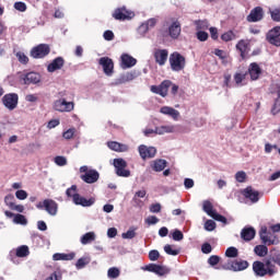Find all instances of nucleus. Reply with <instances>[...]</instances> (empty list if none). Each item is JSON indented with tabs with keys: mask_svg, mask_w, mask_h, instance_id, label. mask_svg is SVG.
<instances>
[{
	"mask_svg": "<svg viewBox=\"0 0 280 280\" xmlns=\"http://www.w3.org/2000/svg\"><path fill=\"white\" fill-rule=\"evenodd\" d=\"M79 172L82 174L80 176L81 180L88 185H93L100 180V172H97L95 168L89 170V166L83 165L79 168Z\"/></svg>",
	"mask_w": 280,
	"mask_h": 280,
	"instance_id": "1",
	"label": "nucleus"
},
{
	"mask_svg": "<svg viewBox=\"0 0 280 280\" xmlns=\"http://www.w3.org/2000/svg\"><path fill=\"white\" fill-rule=\"evenodd\" d=\"M259 237L265 246H277L280 244L279 236L268 232V228L266 225L260 228Z\"/></svg>",
	"mask_w": 280,
	"mask_h": 280,
	"instance_id": "2",
	"label": "nucleus"
},
{
	"mask_svg": "<svg viewBox=\"0 0 280 280\" xmlns=\"http://www.w3.org/2000/svg\"><path fill=\"white\" fill-rule=\"evenodd\" d=\"M52 108L54 110H57V113H71L75 108V103L61 97L54 102Z\"/></svg>",
	"mask_w": 280,
	"mask_h": 280,
	"instance_id": "3",
	"label": "nucleus"
},
{
	"mask_svg": "<svg viewBox=\"0 0 280 280\" xmlns=\"http://www.w3.org/2000/svg\"><path fill=\"white\" fill-rule=\"evenodd\" d=\"M168 62L171 65L172 71H183L185 69L186 60L183 55H180L178 51H175L171 54Z\"/></svg>",
	"mask_w": 280,
	"mask_h": 280,
	"instance_id": "4",
	"label": "nucleus"
},
{
	"mask_svg": "<svg viewBox=\"0 0 280 280\" xmlns=\"http://www.w3.org/2000/svg\"><path fill=\"white\" fill-rule=\"evenodd\" d=\"M36 209H45L48 215H58V202L54 199H45L36 205Z\"/></svg>",
	"mask_w": 280,
	"mask_h": 280,
	"instance_id": "5",
	"label": "nucleus"
},
{
	"mask_svg": "<svg viewBox=\"0 0 280 280\" xmlns=\"http://www.w3.org/2000/svg\"><path fill=\"white\" fill-rule=\"evenodd\" d=\"M114 167L118 176L121 178H129L130 170H126L128 167V162H126V160L121 158L114 159Z\"/></svg>",
	"mask_w": 280,
	"mask_h": 280,
	"instance_id": "6",
	"label": "nucleus"
},
{
	"mask_svg": "<svg viewBox=\"0 0 280 280\" xmlns=\"http://www.w3.org/2000/svg\"><path fill=\"white\" fill-rule=\"evenodd\" d=\"M51 48L47 44H39L31 49V58L38 60L49 56Z\"/></svg>",
	"mask_w": 280,
	"mask_h": 280,
	"instance_id": "7",
	"label": "nucleus"
},
{
	"mask_svg": "<svg viewBox=\"0 0 280 280\" xmlns=\"http://www.w3.org/2000/svg\"><path fill=\"white\" fill-rule=\"evenodd\" d=\"M2 104L8 110H14L19 106V94L9 93L2 97Z\"/></svg>",
	"mask_w": 280,
	"mask_h": 280,
	"instance_id": "8",
	"label": "nucleus"
},
{
	"mask_svg": "<svg viewBox=\"0 0 280 280\" xmlns=\"http://www.w3.org/2000/svg\"><path fill=\"white\" fill-rule=\"evenodd\" d=\"M148 272H154L158 277H165V275H170L172 270L167 266H161L156 264H150L143 268Z\"/></svg>",
	"mask_w": 280,
	"mask_h": 280,
	"instance_id": "9",
	"label": "nucleus"
},
{
	"mask_svg": "<svg viewBox=\"0 0 280 280\" xmlns=\"http://www.w3.org/2000/svg\"><path fill=\"white\" fill-rule=\"evenodd\" d=\"M113 18L116 21H130V19L135 18V12L128 11L125 7H122L114 11Z\"/></svg>",
	"mask_w": 280,
	"mask_h": 280,
	"instance_id": "10",
	"label": "nucleus"
},
{
	"mask_svg": "<svg viewBox=\"0 0 280 280\" xmlns=\"http://www.w3.org/2000/svg\"><path fill=\"white\" fill-rule=\"evenodd\" d=\"M138 152L143 161L145 159H154L156 156V148L141 144L138 148Z\"/></svg>",
	"mask_w": 280,
	"mask_h": 280,
	"instance_id": "11",
	"label": "nucleus"
},
{
	"mask_svg": "<svg viewBox=\"0 0 280 280\" xmlns=\"http://www.w3.org/2000/svg\"><path fill=\"white\" fill-rule=\"evenodd\" d=\"M98 65L103 67V71L105 75H108V77L113 75L115 70V63L113 62V59H110L109 57H102L98 60Z\"/></svg>",
	"mask_w": 280,
	"mask_h": 280,
	"instance_id": "12",
	"label": "nucleus"
},
{
	"mask_svg": "<svg viewBox=\"0 0 280 280\" xmlns=\"http://www.w3.org/2000/svg\"><path fill=\"white\" fill-rule=\"evenodd\" d=\"M267 40L270 45H275V47H280V26H276L271 28L267 33Z\"/></svg>",
	"mask_w": 280,
	"mask_h": 280,
	"instance_id": "13",
	"label": "nucleus"
},
{
	"mask_svg": "<svg viewBox=\"0 0 280 280\" xmlns=\"http://www.w3.org/2000/svg\"><path fill=\"white\" fill-rule=\"evenodd\" d=\"M21 82L23 84L30 85V84H38L40 82V74L37 72H27L25 74H22L20 77Z\"/></svg>",
	"mask_w": 280,
	"mask_h": 280,
	"instance_id": "14",
	"label": "nucleus"
},
{
	"mask_svg": "<svg viewBox=\"0 0 280 280\" xmlns=\"http://www.w3.org/2000/svg\"><path fill=\"white\" fill-rule=\"evenodd\" d=\"M264 19V9L261 7L254 8L247 15L248 23H257Z\"/></svg>",
	"mask_w": 280,
	"mask_h": 280,
	"instance_id": "15",
	"label": "nucleus"
},
{
	"mask_svg": "<svg viewBox=\"0 0 280 280\" xmlns=\"http://www.w3.org/2000/svg\"><path fill=\"white\" fill-rule=\"evenodd\" d=\"M153 56L156 65H159L160 67H163L165 66V62H167L170 51H167V49H156Z\"/></svg>",
	"mask_w": 280,
	"mask_h": 280,
	"instance_id": "16",
	"label": "nucleus"
},
{
	"mask_svg": "<svg viewBox=\"0 0 280 280\" xmlns=\"http://www.w3.org/2000/svg\"><path fill=\"white\" fill-rule=\"evenodd\" d=\"M236 49L240 51L241 58L244 60L248 58V54L250 52V43L248 40L241 39L236 44Z\"/></svg>",
	"mask_w": 280,
	"mask_h": 280,
	"instance_id": "17",
	"label": "nucleus"
},
{
	"mask_svg": "<svg viewBox=\"0 0 280 280\" xmlns=\"http://www.w3.org/2000/svg\"><path fill=\"white\" fill-rule=\"evenodd\" d=\"M63 67L65 58L57 57L47 66V71L48 73H54L55 71H60V69H62Z\"/></svg>",
	"mask_w": 280,
	"mask_h": 280,
	"instance_id": "18",
	"label": "nucleus"
},
{
	"mask_svg": "<svg viewBox=\"0 0 280 280\" xmlns=\"http://www.w3.org/2000/svg\"><path fill=\"white\" fill-rule=\"evenodd\" d=\"M137 65V59L128 54H122L120 57V67L122 69H132Z\"/></svg>",
	"mask_w": 280,
	"mask_h": 280,
	"instance_id": "19",
	"label": "nucleus"
},
{
	"mask_svg": "<svg viewBox=\"0 0 280 280\" xmlns=\"http://www.w3.org/2000/svg\"><path fill=\"white\" fill-rule=\"evenodd\" d=\"M249 264L246 260H243V259L233 260L230 264L229 270H233V272H242V270H246Z\"/></svg>",
	"mask_w": 280,
	"mask_h": 280,
	"instance_id": "20",
	"label": "nucleus"
},
{
	"mask_svg": "<svg viewBox=\"0 0 280 280\" xmlns=\"http://www.w3.org/2000/svg\"><path fill=\"white\" fill-rule=\"evenodd\" d=\"M253 271L256 277H266V275H268V269H266V265L259 260L253 262Z\"/></svg>",
	"mask_w": 280,
	"mask_h": 280,
	"instance_id": "21",
	"label": "nucleus"
},
{
	"mask_svg": "<svg viewBox=\"0 0 280 280\" xmlns=\"http://www.w3.org/2000/svg\"><path fill=\"white\" fill-rule=\"evenodd\" d=\"M243 196L253 203L259 202V191L253 189L250 186L243 190Z\"/></svg>",
	"mask_w": 280,
	"mask_h": 280,
	"instance_id": "22",
	"label": "nucleus"
},
{
	"mask_svg": "<svg viewBox=\"0 0 280 280\" xmlns=\"http://www.w3.org/2000/svg\"><path fill=\"white\" fill-rule=\"evenodd\" d=\"M73 202L81 207H93V205H95V199L93 198L86 199L80 195H74Z\"/></svg>",
	"mask_w": 280,
	"mask_h": 280,
	"instance_id": "23",
	"label": "nucleus"
},
{
	"mask_svg": "<svg viewBox=\"0 0 280 280\" xmlns=\"http://www.w3.org/2000/svg\"><path fill=\"white\" fill-rule=\"evenodd\" d=\"M248 74L252 81L259 80V75H261V68L257 62H253L248 67Z\"/></svg>",
	"mask_w": 280,
	"mask_h": 280,
	"instance_id": "24",
	"label": "nucleus"
},
{
	"mask_svg": "<svg viewBox=\"0 0 280 280\" xmlns=\"http://www.w3.org/2000/svg\"><path fill=\"white\" fill-rule=\"evenodd\" d=\"M160 113H162V115H167L168 117H172V119H174L175 121H178V117H180V112L170 106L161 107Z\"/></svg>",
	"mask_w": 280,
	"mask_h": 280,
	"instance_id": "25",
	"label": "nucleus"
},
{
	"mask_svg": "<svg viewBox=\"0 0 280 280\" xmlns=\"http://www.w3.org/2000/svg\"><path fill=\"white\" fill-rule=\"evenodd\" d=\"M180 22L175 21L173 22L170 26H168V35L176 40V38H178V36H180Z\"/></svg>",
	"mask_w": 280,
	"mask_h": 280,
	"instance_id": "26",
	"label": "nucleus"
},
{
	"mask_svg": "<svg viewBox=\"0 0 280 280\" xmlns=\"http://www.w3.org/2000/svg\"><path fill=\"white\" fill-rule=\"evenodd\" d=\"M107 147L109 148V150H113L114 152H128L129 150L127 144L119 143L117 141L107 142Z\"/></svg>",
	"mask_w": 280,
	"mask_h": 280,
	"instance_id": "27",
	"label": "nucleus"
},
{
	"mask_svg": "<svg viewBox=\"0 0 280 280\" xmlns=\"http://www.w3.org/2000/svg\"><path fill=\"white\" fill-rule=\"evenodd\" d=\"M255 228H244L241 232V237L245 242H250L252 240H255Z\"/></svg>",
	"mask_w": 280,
	"mask_h": 280,
	"instance_id": "28",
	"label": "nucleus"
},
{
	"mask_svg": "<svg viewBox=\"0 0 280 280\" xmlns=\"http://www.w3.org/2000/svg\"><path fill=\"white\" fill-rule=\"evenodd\" d=\"M54 261H71L75 259V253H70V254H54L52 255Z\"/></svg>",
	"mask_w": 280,
	"mask_h": 280,
	"instance_id": "29",
	"label": "nucleus"
},
{
	"mask_svg": "<svg viewBox=\"0 0 280 280\" xmlns=\"http://www.w3.org/2000/svg\"><path fill=\"white\" fill-rule=\"evenodd\" d=\"M151 166L154 172H163V170H165V167H167V161H165L163 159H159V160L153 161Z\"/></svg>",
	"mask_w": 280,
	"mask_h": 280,
	"instance_id": "30",
	"label": "nucleus"
},
{
	"mask_svg": "<svg viewBox=\"0 0 280 280\" xmlns=\"http://www.w3.org/2000/svg\"><path fill=\"white\" fill-rule=\"evenodd\" d=\"M95 237H96L95 232H88L81 236L80 242L81 244H83V246H86V244H91L92 242H95Z\"/></svg>",
	"mask_w": 280,
	"mask_h": 280,
	"instance_id": "31",
	"label": "nucleus"
},
{
	"mask_svg": "<svg viewBox=\"0 0 280 280\" xmlns=\"http://www.w3.org/2000/svg\"><path fill=\"white\" fill-rule=\"evenodd\" d=\"M264 265L268 271V277H275V275H277V266L272 264V258L266 260Z\"/></svg>",
	"mask_w": 280,
	"mask_h": 280,
	"instance_id": "32",
	"label": "nucleus"
},
{
	"mask_svg": "<svg viewBox=\"0 0 280 280\" xmlns=\"http://www.w3.org/2000/svg\"><path fill=\"white\" fill-rule=\"evenodd\" d=\"M170 86H172V81H170V80H164V81L160 84L161 97H167V93H168V91H170Z\"/></svg>",
	"mask_w": 280,
	"mask_h": 280,
	"instance_id": "33",
	"label": "nucleus"
},
{
	"mask_svg": "<svg viewBox=\"0 0 280 280\" xmlns=\"http://www.w3.org/2000/svg\"><path fill=\"white\" fill-rule=\"evenodd\" d=\"M176 128L174 126H161L155 128V135H167L170 132H175Z\"/></svg>",
	"mask_w": 280,
	"mask_h": 280,
	"instance_id": "34",
	"label": "nucleus"
},
{
	"mask_svg": "<svg viewBox=\"0 0 280 280\" xmlns=\"http://www.w3.org/2000/svg\"><path fill=\"white\" fill-rule=\"evenodd\" d=\"M202 209H203L205 213H207V215H210V218H212L213 214L217 213V211L213 210V203H211V201H209V200L203 201Z\"/></svg>",
	"mask_w": 280,
	"mask_h": 280,
	"instance_id": "35",
	"label": "nucleus"
},
{
	"mask_svg": "<svg viewBox=\"0 0 280 280\" xmlns=\"http://www.w3.org/2000/svg\"><path fill=\"white\" fill-rule=\"evenodd\" d=\"M254 253L258 257H266V255H268V246L267 245H257L254 248Z\"/></svg>",
	"mask_w": 280,
	"mask_h": 280,
	"instance_id": "36",
	"label": "nucleus"
},
{
	"mask_svg": "<svg viewBox=\"0 0 280 280\" xmlns=\"http://www.w3.org/2000/svg\"><path fill=\"white\" fill-rule=\"evenodd\" d=\"M91 264V257H82L79 258L75 262L77 270H82V268L89 266Z\"/></svg>",
	"mask_w": 280,
	"mask_h": 280,
	"instance_id": "37",
	"label": "nucleus"
},
{
	"mask_svg": "<svg viewBox=\"0 0 280 280\" xmlns=\"http://www.w3.org/2000/svg\"><path fill=\"white\" fill-rule=\"evenodd\" d=\"M195 25L197 32H200L202 30H209V21L207 20H197L195 21Z\"/></svg>",
	"mask_w": 280,
	"mask_h": 280,
	"instance_id": "38",
	"label": "nucleus"
},
{
	"mask_svg": "<svg viewBox=\"0 0 280 280\" xmlns=\"http://www.w3.org/2000/svg\"><path fill=\"white\" fill-rule=\"evenodd\" d=\"M235 38H237V36L233 31H228L221 35V40L224 43H230V40H235Z\"/></svg>",
	"mask_w": 280,
	"mask_h": 280,
	"instance_id": "39",
	"label": "nucleus"
},
{
	"mask_svg": "<svg viewBox=\"0 0 280 280\" xmlns=\"http://www.w3.org/2000/svg\"><path fill=\"white\" fill-rule=\"evenodd\" d=\"M30 255V247L27 245H22L16 248V257H27Z\"/></svg>",
	"mask_w": 280,
	"mask_h": 280,
	"instance_id": "40",
	"label": "nucleus"
},
{
	"mask_svg": "<svg viewBox=\"0 0 280 280\" xmlns=\"http://www.w3.org/2000/svg\"><path fill=\"white\" fill-rule=\"evenodd\" d=\"M244 80H246V73L236 72L234 74V82L238 86H244Z\"/></svg>",
	"mask_w": 280,
	"mask_h": 280,
	"instance_id": "41",
	"label": "nucleus"
},
{
	"mask_svg": "<svg viewBox=\"0 0 280 280\" xmlns=\"http://www.w3.org/2000/svg\"><path fill=\"white\" fill-rule=\"evenodd\" d=\"M14 224H21L22 226H27V219L23 214H15L13 218Z\"/></svg>",
	"mask_w": 280,
	"mask_h": 280,
	"instance_id": "42",
	"label": "nucleus"
},
{
	"mask_svg": "<svg viewBox=\"0 0 280 280\" xmlns=\"http://www.w3.org/2000/svg\"><path fill=\"white\" fill-rule=\"evenodd\" d=\"M137 228H130L126 233L121 234L122 240H133V237H137Z\"/></svg>",
	"mask_w": 280,
	"mask_h": 280,
	"instance_id": "43",
	"label": "nucleus"
},
{
	"mask_svg": "<svg viewBox=\"0 0 280 280\" xmlns=\"http://www.w3.org/2000/svg\"><path fill=\"white\" fill-rule=\"evenodd\" d=\"M269 14L272 21H275L276 23H280V8L270 9Z\"/></svg>",
	"mask_w": 280,
	"mask_h": 280,
	"instance_id": "44",
	"label": "nucleus"
},
{
	"mask_svg": "<svg viewBox=\"0 0 280 280\" xmlns=\"http://www.w3.org/2000/svg\"><path fill=\"white\" fill-rule=\"evenodd\" d=\"M15 57L18 58L19 62L21 65H27V62H30V58L27 57V55H25V52L23 51H18L15 54Z\"/></svg>",
	"mask_w": 280,
	"mask_h": 280,
	"instance_id": "45",
	"label": "nucleus"
},
{
	"mask_svg": "<svg viewBox=\"0 0 280 280\" xmlns=\"http://www.w3.org/2000/svg\"><path fill=\"white\" fill-rule=\"evenodd\" d=\"M214 56H218V58H220V60H222L223 65H226V58H229V55H226V51L222 50V49H214Z\"/></svg>",
	"mask_w": 280,
	"mask_h": 280,
	"instance_id": "46",
	"label": "nucleus"
},
{
	"mask_svg": "<svg viewBox=\"0 0 280 280\" xmlns=\"http://www.w3.org/2000/svg\"><path fill=\"white\" fill-rule=\"evenodd\" d=\"M120 275L119 268L117 267H112L107 271V277L108 279H117Z\"/></svg>",
	"mask_w": 280,
	"mask_h": 280,
	"instance_id": "47",
	"label": "nucleus"
},
{
	"mask_svg": "<svg viewBox=\"0 0 280 280\" xmlns=\"http://www.w3.org/2000/svg\"><path fill=\"white\" fill-rule=\"evenodd\" d=\"M240 255V252L237 250V247H229L226 250H225V257H229V258H235Z\"/></svg>",
	"mask_w": 280,
	"mask_h": 280,
	"instance_id": "48",
	"label": "nucleus"
},
{
	"mask_svg": "<svg viewBox=\"0 0 280 280\" xmlns=\"http://www.w3.org/2000/svg\"><path fill=\"white\" fill-rule=\"evenodd\" d=\"M164 252L166 255H172L173 257H176V255L180 254V249H173L172 245L167 244L164 246Z\"/></svg>",
	"mask_w": 280,
	"mask_h": 280,
	"instance_id": "49",
	"label": "nucleus"
},
{
	"mask_svg": "<svg viewBox=\"0 0 280 280\" xmlns=\"http://www.w3.org/2000/svg\"><path fill=\"white\" fill-rule=\"evenodd\" d=\"M77 191H78V186L72 185L70 188L66 190V196H68V198H72L73 200L74 196H79Z\"/></svg>",
	"mask_w": 280,
	"mask_h": 280,
	"instance_id": "50",
	"label": "nucleus"
},
{
	"mask_svg": "<svg viewBox=\"0 0 280 280\" xmlns=\"http://www.w3.org/2000/svg\"><path fill=\"white\" fill-rule=\"evenodd\" d=\"M185 235L183 234V232L180 230H175L172 233V238L174 240V242H182V240H184Z\"/></svg>",
	"mask_w": 280,
	"mask_h": 280,
	"instance_id": "51",
	"label": "nucleus"
},
{
	"mask_svg": "<svg viewBox=\"0 0 280 280\" xmlns=\"http://www.w3.org/2000/svg\"><path fill=\"white\" fill-rule=\"evenodd\" d=\"M4 205H7L8 208L13 209L14 208V195H7L4 197Z\"/></svg>",
	"mask_w": 280,
	"mask_h": 280,
	"instance_id": "52",
	"label": "nucleus"
},
{
	"mask_svg": "<svg viewBox=\"0 0 280 280\" xmlns=\"http://www.w3.org/2000/svg\"><path fill=\"white\" fill-rule=\"evenodd\" d=\"M13 8L15 10H18V12H26L27 11V4H25V2H21V1L15 2L13 4Z\"/></svg>",
	"mask_w": 280,
	"mask_h": 280,
	"instance_id": "53",
	"label": "nucleus"
},
{
	"mask_svg": "<svg viewBox=\"0 0 280 280\" xmlns=\"http://www.w3.org/2000/svg\"><path fill=\"white\" fill-rule=\"evenodd\" d=\"M272 115H279L280 113V96H278L275 101V104L271 108Z\"/></svg>",
	"mask_w": 280,
	"mask_h": 280,
	"instance_id": "54",
	"label": "nucleus"
},
{
	"mask_svg": "<svg viewBox=\"0 0 280 280\" xmlns=\"http://www.w3.org/2000/svg\"><path fill=\"white\" fill-rule=\"evenodd\" d=\"M55 163L59 167H65V165H67V158H65L62 155H58L55 158Z\"/></svg>",
	"mask_w": 280,
	"mask_h": 280,
	"instance_id": "55",
	"label": "nucleus"
},
{
	"mask_svg": "<svg viewBox=\"0 0 280 280\" xmlns=\"http://www.w3.org/2000/svg\"><path fill=\"white\" fill-rule=\"evenodd\" d=\"M235 180L237 183H245L246 180V172L244 171H238L236 174H235Z\"/></svg>",
	"mask_w": 280,
	"mask_h": 280,
	"instance_id": "56",
	"label": "nucleus"
},
{
	"mask_svg": "<svg viewBox=\"0 0 280 280\" xmlns=\"http://www.w3.org/2000/svg\"><path fill=\"white\" fill-rule=\"evenodd\" d=\"M161 257V254L156 249H152L149 252V259L150 261H156Z\"/></svg>",
	"mask_w": 280,
	"mask_h": 280,
	"instance_id": "57",
	"label": "nucleus"
},
{
	"mask_svg": "<svg viewBox=\"0 0 280 280\" xmlns=\"http://www.w3.org/2000/svg\"><path fill=\"white\" fill-rule=\"evenodd\" d=\"M148 32H150V28L148 27V24L145 22H143L139 27H138V34H140V36H143L145 34H148Z\"/></svg>",
	"mask_w": 280,
	"mask_h": 280,
	"instance_id": "58",
	"label": "nucleus"
},
{
	"mask_svg": "<svg viewBox=\"0 0 280 280\" xmlns=\"http://www.w3.org/2000/svg\"><path fill=\"white\" fill-rule=\"evenodd\" d=\"M213 220H217V222H222V224H229V221L226 220V217L220 214V213H214L212 214Z\"/></svg>",
	"mask_w": 280,
	"mask_h": 280,
	"instance_id": "59",
	"label": "nucleus"
},
{
	"mask_svg": "<svg viewBox=\"0 0 280 280\" xmlns=\"http://www.w3.org/2000/svg\"><path fill=\"white\" fill-rule=\"evenodd\" d=\"M209 266H218L220 264V256L212 255L208 259Z\"/></svg>",
	"mask_w": 280,
	"mask_h": 280,
	"instance_id": "60",
	"label": "nucleus"
},
{
	"mask_svg": "<svg viewBox=\"0 0 280 280\" xmlns=\"http://www.w3.org/2000/svg\"><path fill=\"white\" fill-rule=\"evenodd\" d=\"M73 135H75V128H70L62 133L63 139H73Z\"/></svg>",
	"mask_w": 280,
	"mask_h": 280,
	"instance_id": "61",
	"label": "nucleus"
},
{
	"mask_svg": "<svg viewBox=\"0 0 280 280\" xmlns=\"http://www.w3.org/2000/svg\"><path fill=\"white\" fill-rule=\"evenodd\" d=\"M197 38L201 43H205V40H207L209 38V33L203 32V31H199V32H197Z\"/></svg>",
	"mask_w": 280,
	"mask_h": 280,
	"instance_id": "62",
	"label": "nucleus"
},
{
	"mask_svg": "<svg viewBox=\"0 0 280 280\" xmlns=\"http://www.w3.org/2000/svg\"><path fill=\"white\" fill-rule=\"evenodd\" d=\"M15 198H18V200H26L27 198V191L20 189L15 192Z\"/></svg>",
	"mask_w": 280,
	"mask_h": 280,
	"instance_id": "63",
	"label": "nucleus"
},
{
	"mask_svg": "<svg viewBox=\"0 0 280 280\" xmlns=\"http://www.w3.org/2000/svg\"><path fill=\"white\" fill-rule=\"evenodd\" d=\"M205 230L206 231H215V223L213 220H208L205 223Z\"/></svg>",
	"mask_w": 280,
	"mask_h": 280,
	"instance_id": "64",
	"label": "nucleus"
}]
</instances>
